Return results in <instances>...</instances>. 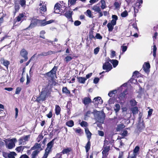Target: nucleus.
I'll use <instances>...</instances> for the list:
<instances>
[{"mask_svg": "<svg viewBox=\"0 0 158 158\" xmlns=\"http://www.w3.org/2000/svg\"><path fill=\"white\" fill-rule=\"evenodd\" d=\"M51 97V91L48 87L43 88L39 96H38V101L40 102L45 101L48 97Z\"/></svg>", "mask_w": 158, "mask_h": 158, "instance_id": "f257e3e1", "label": "nucleus"}, {"mask_svg": "<svg viewBox=\"0 0 158 158\" xmlns=\"http://www.w3.org/2000/svg\"><path fill=\"white\" fill-rule=\"evenodd\" d=\"M128 89H127L119 95V98L121 101H124L126 98V95L128 94Z\"/></svg>", "mask_w": 158, "mask_h": 158, "instance_id": "9b49d317", "label": "nucleus"}, {"mask_svg": "<svg viewBox=\"0 0 158 158\" xmlns=\"http://www.w3.org/2000/svg\"><path fill=\"white\" fill-rule=\"evenodd\" d=\"M61 6H62L59 3H57L55 4L54 7L55 13H59V10L61 8Z\"/></svg>", "mask_w": 158, "mask_h": 158, "instance_id": "412c9836", "label": "nucleus"}, {"mask_svg": "<svg viewBox=\"0 0 158 158\" xmlns=\"http://www.w3.org/2000/svg\"><path fill=\"white\" fill-rule=\"evenodd\" d=\"M56 128L52 131V132L50 133V134L52 135L53 133L52 132H53L55 133L56 132L58 131V134L60 132V127L58 125L56 126Z\"/></svg>", "mask_w": 158, "mask_h": 158, "instance_id": "473e14b6", "label": "nucleus"}, {"mask_svg": "<svg viewBox=\"0 0 158 158\" xmlns=\"http://www.w3.org/2000/svg\"><path fill=\"white\" fill-rule=\"evenodd\" d=\"M84 14L88 17L90 18H93L94 17L90 10L88 9L86 11L84 12Z\"/></svg>", "mask_w": 158, "mask_h": 158, "instance_id": "cd10ccee", "label": "nucleus"}, {"mask_svg": "<svg viewBox=\"0 0 158 158\" xmlns=\"http://www.w3.org/2000/svg\"><path fill=\"white\" fill-rule=\"evenodd\" d=\"M52 110H51L48 114H47L46 116L48 118H51L52 116Z\"/></svg>", "mask_w": 158, "mask_h": 158, "instance_id": "e2e57ef3", "label": "nucleus"}, {"mask_svg": "<svg viewBox=\"0 0 158 158\" xmlns=\"http://www.w3.org/2000/svg\"><path fill=\"white\" fill-rule=\"evenodd\" d=\"M77 82L79 83L85 84L86 81L85 77L77 76Z\"/></svg>", "mask_w": 158, "mask_h": 158, "instance_id": "b1692460", "label": "nucleus"}, {"mask_svg": "<svg viewBox=\"0 0 158 158\" xmlns=\"http://www.w3.org/2000/svg\"><path fill=\"white\" fill-rule=\"evenodd\" d=\"M1 63L6 67L7 69H8V66L10 64V62L9 61L6 60L3 58L1 60Z\"/></svg>", "mask_w": 158, "mask_h": 158, "instance_id": "393cba45", "label": "nucleus"}, {"mask_svg": "<svg viewBox=\"0 0 158 158\" xmlns=\"http://www.w3.org/2000/svg\"><path fill=\"white\" fill-rule=\"evenodd\" d=\"M46 33L45 31L44 30H42L40 32V38L45 39V36L44 35V34Z\"/></svg>", "mask_w": 158, "mask_h": 158, "instance_id": "09e8293b", "label": "nucleus"}, {"mask_svg": "<svg viewBox=\"0 0 158 158\" xmlns=\"http://www.w3.org/2000/svg\"><path fill=\"white\" fill-rule=\"evenodd\" d=\"M62 92L63 93L68 95L70 94V91L68 89L67 87H63L62 89Z\"/></svg>", "mask_w": 158, "mask_h": 158, "instance_id": "2f4dec72", "label": "nucleus"}, {"mask_svg": "<svg viewBox=\"0 0 158 158\" xmlns=\"http://www.w3.org/2000/svg\"><path fill=\"white\" fill-rule=\"evenodd\" d=\"M109 61L112 64L114 68H115L117 66L118 63V60L115 59H110Z\"/></svg>", "mask_w": 158, "mask_h": 158, "instance_id": "7c9ffc66", "label": "nucleus"}, {"mask_svg": "<svg viewBox=\"0 0 158 158\" xmlns=\"http://www.w3.org/2000/svg\"><path fill=\"white\" fill-rule=\"evenodd\" d=\"M71 150L72 149L71 148H66L64 149L61 152L57 153L56 154H57L58 156L62 157L63 154L68 153L69 152H71Z\"/></svg>", "mask_w": 158, "mask_h": 158, "instance_id": "dca6fc26", "label": "nucleus"}, {"mask_svg": "<svg viewBox=\"0 0 158 158\" xmlns=\"http://www.w3.org/2000/svg\"><path fill=\"white\" fill-rule=\"evenodd\" d=\"M103 148V150L102 152V155L108 156V152L110 150V146L107 145L104 143Z\"/></svg>", "mask_w": 158, "mask_h": 158, "instance_id": "1a4fd4ad", "label": "nucleus"}, {"mask_svg": "<svg viewBox=\"0 0 158 158\" xmlns=\"http://www.w3.org/2000/svg\"><path fill=\"white\" fill-rule=\"evenodd\" d=\"M139 149L140 148L139 146H136L133 150V156H130L129 155L127 158H136V156L137 154H138Z\"/></svg>", "mask_w": 158, "mask_h": 158, "instance_id": "2eb2a0df", "label": "nucleus"}, {"mask_svg": "<svg viewBox=\"0 0 158 158\" xmlns=\"http://www.w3.org/2000/svg\"><path fill=\"white\" fill-rule=\"evenodd\" d=\"M114 5L115 7V8L116 9H119L120 6L121 4H120L118 2H115L114 3Z\"/></svg>", "mask_w": 158, "mask_h": 158, "instance_id": "8fccbe9b", "label": "nucleus"}, {"mask_svg": "<svg viewBox=\"0 0 158 158\" xmlns=\"http://www.w3.org/2000/svg\"><path fill=\"white\" fill-rule=\"evenodd\" d=\"M92 10L95 12L99 13L98 17L100 18L103 16L102 12L101 10V9L99 6H97L96 5H94L92 8Z\"/></svg>", "mask_w": 158, "mask_h": 158, "instance_id": "9d476101", "label": "nucleus"}, {"mask_svg": "<svg viewBox=\"0 0 158 158\" xmlns=\"http://www.w3.org/2000/svg\"><path fill=\"white\" fill-rule=\"evenodd\" d=\"M40 12L42 13V12H45L47 11L46 6L45 5H43L40 8Z\"/></svg>", "mask_w": 158, "mask_h": 158, "instance_id": "c03bdc74", "label": "nucleus"}, {"mask_svg": "<svg viewBox=\"0 0 158 158\" xmlns=\"http://www.w3.org/2000/svg\"><path fill=\"white\" fill-rule=\"evenodd\" d=\"M71 107L72 104L70 102H68L66 106L67 110H69V111H70Z\"/></svg>", "mask_w": 158, "mask_h": 158, "instance_id": "052dcab7", "label": "nucleus"}, {"mask_svg": "<svg viewBox=\"0 0 158 158\" xmlns=\"http://www.w3.org/2000/svg\"><path fill=\"white\" fill-rule=\"evenodd\" d=\"M128 15V12L126 10H125L121 14V16L122 17H125L127 16Z\"/></svg>", "mask_w": 158, "mask_h": 158, "instance_id": "de8ad7c7", "label": "nucleus"}, {"mask_svg": "<svg viewBox=\"0 0 158 158\" xmlns=\"http://www.w3.org/2000/svg\"><path fill=\"white\" fill-rule=\"evenodd\" d=\"M76 0H69L68 6L69 7L72 5H75L76 3Z\"/></svg>", "mask_w": 158, "mask_h": 158, "instance_id": "79ce46f5", "label": "nucleus"}, {"mask_svg": "<svg viewBox=\"0 0 158 158\" xmlns=\"http://www.w3.org/2000/svg\"><path fill=\"white\" fill-rule=\"evenodd\" d=\"M15 13L18 12L19 10V8H20V7H19V5H18V4H16L15 3Z\"/></svg>", "mask_w": 158, "mask_h": 158, "instance_id": "4d7b16f0", "label": "nucleus"}, {"mask_svg": "<svg viewBox=\"0 0 158 158\" xmlns=\"http://www.w3.org/2000/svg\"><path fill=\"white\" fill-rule=\"evenodd\" d=\"M40 152V151L38 150H35L33 151L31 154V158H36Z\"/></svg>", "mask_w": 158, "mask_h": 158, "instance_id": "c756f323", "label": "nucleus"}, {"mask_svg": "<svg viewBox=\"0 0 158 158\" xmlns=\"http://www.w3.org/2000/svg\"><path fill=\"white\" fill-rule=\"evenodd\" d=\"M128 131L127 130H124L123 132L122 133L121 135L124 137L126 136L127 135Z\"/></svg>", "mask_w": 158, "mask_h": 158, "instance_id": "338daca9", "label": "nucleus"}, {"mask_svg": "<svg viewBox=\"0 0 158 158\" xmlns=\"http://www.w3.org/2000/svg\"><path fill=\"white\" fill-rule=\"evenodd\" d=\"M107 26L108 29V31L110 32L112 31L114 29V26L112 25L110 23H108Z\"/></svg>", "mask_w": 158, "mask_h": 158, "instance_id": "ea45409f", "label": "nucleus"}, {"mask_svg": "<svg viewBox=\"0 0 158 158\" xmlns=\"http://www.w3.org/2000/svg\"><path fill=\"white\" fill-rule=\"evenodd\" d=\"M44 136L42 133L40 134L37 139L38 142H39L43 138Z\"/></svg>", "mask_w": 158, "mask_h": 158, "instance_id": "5fc2aeb1", "label": "nucleus"}, {"mask_svg": "<svg viewBox=\"0 0 158 158\" xmlns=\"http://www.w3.org/2000/svg\"><path fill=\"white\" fill-rule=\"evenodd\" d=\"M90 146L91 142L90 141V140H88V141L85 146L86 152L87 153L86 158H89V153L88 152L90 148Z\"/></svg>", "mask_w": 158, "mask_h": 158, "instance_id": "6ab92c4d", "label": "nucleus"}, {"mask_svg": "<svg viewBox=\"0 0 158 158\" xmlns=\"http://www.w3.org/2000/svg\"><path fill=\"white\" fill-rule=\"evenodd\" d=\"M125 127V126L123 124H119L117 125L116 130L117 131H119Z\"/></svg>", "mask_w": 158, "mask_h": 158, "instance_id": "72a5a7b5", "label": "nucleus"}, {"mask_svg": "<svg viewBox=\"0 0 158 158\" xmlns=\"http://www.w3.org/2000/svg\"><path fill=\"white\" fill-rule=\"evenodd\" d=\"M58 68V66H55L51 70L44 74V76L50 77L52 79H53L54 76L56 75Z\"/></svg>", "mask_w": 158, "mask_h": 158, "instance_id": "f03ea898", "label": "nucleus"}, {"mask_svg": "<svg viewBox=\"0 0 158 158\" xmlns=\"http://www.w3.org/2000/svg\"><path fill=\"white\" fill-rule=\"evenodd\" d=\"M21 90V88L19 87H18L16 88L15 92V94H18L19 93Z\"/></svg>", "mask_w": 158, "mask_h": 158, "instance_id": "774afa93", "label": "nucleus"}, {"mask_svg": "<svg viewBox=\"0 0 158 158\" xmlns=\"http://www.w3.org/2000/svg\"><path fill=\"white\" fill-rule=\"evenodd\" d=\"M104 143L106 144L107 145H109V144H111L112 143H113V141H112V140H105L104 141Z\"/></svg>", "mask_w": 158, "mask_h": 158, "instance_id": "69168bd1", "label": "nucleus"}, {"mask_svg": "<svg viewBox=\"0 0 158 158\" xmlns=\"http://www.w3.org/2000/svg\"><path fill=\"white\" fill-rule=\"evenodd\" d=\"M24 15L23 13H20L15 18L13 21V24L14 25H15L17 22H19L21 21H23V18L24 17Z\"/></svg>", "mask_w": 158, "mask_h": 158, "instance_id": "ddd939ff", "label": "nucleus"}, {"mask_svg": "<svg viewBox=\"0 0 158 158\" xmlns=\"http://www.w3.org/2000/svg\"><path fill=\"white\" fill-rule=\"evenodd\" d=\"M111 64L109 62H106L103 64L102 69L104 70H106V72H108L112 69Z\"/></svg>", "mask_w": 158, "mask_h": 158, "instance_id": "423d86ee", "label": "nucleus"}, {"mask_svg": "<svg viewBox=\"0 0 158 158\" xmlns=\"http://www.w3.org/2000/svg\"><path fill=\"white\" fill-rule=\"evenodd\" d=\"M153 55L154 57H155L156 56V52L157 50V47L155 45H154L153 46Z\"/></svg>", "mask_w": 158, "mask_h": 158, "instance_id": "37998d69", "label": "nucleus"}, {"mask_svg": "<svg viewBox=\"0 0 158 158\" xmlns=\"http://www.w3.org/2000/svg\"><path fill=\"white\" fill-rule=\"evenodd\" d=\"M131 110L133 115L136 114L138 112V108L137 106L132 108Z\"/></svg>", "mask_w": 158, "mask_h": 158, "instance_id": "f704fd0d", "label": "nucleus"}, {"mask_svg": "<svg viewBox=\"0 0 158 158\" xmlns=\"http://www.w3.org/2000/svg\"><path fill=\"white\" fill-rule=\"evenodd\" d=\"M20 4L21 6H25L26 5V1L25 0H20Z\"/></svg>", "mask_w": 158, "mask_h": 158, "instance_id": "13d9d810", "label": "nucleus"}, {"mask_svg": "<svg viewBox=\"0 0 158 158\" xmlns=\"http://www.w3.org/2000/svg\"><path fill=\"white\" fill-rule=\"evenodd\" d=\"M61 109L60 107L58 105H55V113L56 115H58L60 114Z\"/></svg>", "mask_w": 158, "mask_h": 158, "instance_id": "bb28decb", "label": "nucleus"}, {"mask_svg": "<svg viewBox=\"0 0 158 158\" xmlns=\"http://www.w3.org/2000/svg\"><path fill=\"white\" fill-rule=\"evenodd\" d=\"M74 130L76 133H78L80 135L83 134V130L79 127L74 129Z\"/></svg>", "mask_w": 158, "mask_h": 158, "instance_id": "e433bc0d", "label": "nucleus"}, {"mask_svg": "<svg viewBox=\"0 0 158 158\" xmlns=\"http://www.w3.org/2000/svg\"><path fill=\"white\" fill-rule=\"evenodd\" d=\"M85 131L87 135L88 140H90L91 137L92 133L90 132L88 128L85 129Z\"/></svg>", "mask_w": 158, "mask_h": 158, "instance_id": "a878e982", "label": "nucleus"}, {"mask_svg": "<svg viewBox=\"0 0 158 158\" xmlns=\"http://www.w3.org/2000/svg\"><path fill=\"white\" fill-rule=\"evenodd\" d=\"M67 7H65L64 8V10H62V9H60L59 10V12H60L61 15H64V14L65 13V12L67 10Z\"/></svg>", "mask_w": 158, "mask_h": 158, "instance_id": "0e129e2a", "label": "nucleus"}, {"mask_svg": "<svg viewBox=\"0 0 158 158\" xmlns=\"http://www.w3.org/2000/svg\"><path fill=\"white\" fill-rule=\"evenodd\" d=\"M18 141L19 145L21 144L24 145V143H25V142H24V140L22 137L19 138L18 140Z\"/></svg>", "mask_w": 158, "mask_h": 158, "instance_id": "6e6d98bb", "label": "nucleus"}, {"mask_svg": "<svg viewBox=\"0 0 158 158\" xmlns=\"http://www.w3.org/2000/svg\"><path fill=\"white\" fill-rule=\"evenodd\" d=\"M35 149L40 151L42 150L40 143H35L34 145L31 148V150H35Z\"/></svg>", "mask_w": 158, "mask_h": 158, "instance_id": "5701e85b", "label": "nucleus"}, {"mask_svg": "<svg viewBox=\"0 0 158 158\" xmlns=\"http://www.w3.org/2000/svg\"><path fill=\"white\" fill-rule=\"evenodd\" d=\"M131 105L132 106H135L137 105V102L135 100H131L130 101Z\"/></svg>", "mask_w": 158, "mask_h": 158, "instance_id": "603ef678", "label": "nucleus"}, {"mask_svg": "<svg viewBox=\"0 0 158 158\" xmlns=\"http://www.w3.org/2000/svg\"><path fill=\"white\" fill-rule=\"evenodd\" d=\"M17 155V154L15 152H10L9 153L8 158H14Z\"/></svg>", "mask_w": 158, "mask_h": 158, "instance_id": "a19ab883", "label": "nucleus"}, {"mask_svg": "<svg viewBox=\"0 0 158 158\" xmlns=\"http://www.w3.org/2000/svg\"><path fill=\"white\" fill-rule=\"evenodd\" d=\"M66 125L69 127H72L74 125V123L73 120H70L66 123Z\"/></svg>", "mask_w": 158, "mask_h": 158, "instance_id": "c9c22d12", "label": "nucleus"}, {"mask_svg": "<svg viewBox=\"0 0 158 158\" xmlns=\"http://www.w3.org/2000/svg\"><path fill=\"white\" fill-rule=\"evenodd\" d=\"M120 106L118 104H116L115 105V108L114 109V110L116 113L118 112L120 109Z\"/></svg>", "mask_w": 158, "mask_h": 158, "instance_id": "a18cd8bd", "label": "nucleus"}, {"mask_svg": "<svg viewBox=\"0 0 158 158\" xmlns=\"http://www.w3.org/2000/svg\"><path fill=\"white\" fill-rule=\"evenodd\" d=\"M73 14V11L71 10H69L66 11L63 15L69 21L73 22V20L72 17Z\"/></svg>", "mask_w": 158, "mask_h": 158, "instance_id": "20e7f679", "label": "nucleus"}, {"mask_svg": "<svg viewBox=\"0 0 158 158\" xmlns=\"http://www.w3.org/2000/svg\"><path fill=\"white\" fill-rule=\"evenodd\" d=\"M105 116V114L104 113H99L96 114V118L98 122L101 123H103Z\"/></svg>", "mask_w": 158, "mask_h": 158, "instance_id": "39448f33", "label": "nucleus"}, {"mask_svg": "<svg viewBox=\"0 0 158 158\" xmlns=\"http://www.w3.org/2000/svg\"><path fill=\"white\" fill-rule=\"evenodd\" d=\"M92 102L94 103L95 106H98L99 104H102L103 103V101L100 97H98L94 99Z\"/></svg>", "mask_w": 158, "mask_h": 158, "instance_id": "f8f14e48", "label": "nucleus"}, {"mask_svg": "<svg viewBox=\"0 0 158 158\" xmlns=\"http://www.w3.org/2000/svg\"><path fill=\"white\" fill-rule=\"evenodd\" d=\"M125 1L127 3L128 6L132 4L135 2L134 0H125Z\"/></svg>", "mask_w": 158, "mask_h": 158, "instance_id": "680f3d73", "label": "nucleus"}, {"mask_svg": "<svg viewBox=\"0 0 158 158\" xmlns=\"http://www.w3.org/2000/svg\"><path fill=\"white\" fill-rule=\"evenodd\" d=\"M22 137L23 139L24 140V142L28 141L29 140V139L30 138V135H28L24 136Z\"/></svg>", "mask_w": 158, "mask_h": 158, "instance_id": "bf43d9fd", "label": "nucleus"}, {"mask_svg": "<svg viewBox=\"0 0 158 158\" xmlns=\"http://www.w3.org/2000/svg\"><path fill=\"white\" fill-rule=\"evenodd\" d=\"M91 99L89 97H85L82 100V102L86 106L92 102Z\"/></svg>", "mask_w": 158, "mask_h": 158, "instance_id": "f3484780", "label": "nucleus"}, {"mask_svg": "<svg viewBox=\"0 0 158 158\" xmlns=\"http://www.w3.org/2000/svg\"><path fill=\"white\" fill-rule=\"evenodd\" d=\"M17 139L16 138H13L10 140V142L7 145V148L8 149H11L15 146V142H17Z\"/></svg>", "mask_w": 158, "mask_h": 158, "instance_id": "4468645a", "label": "nucleus"}, {"mask_svg": "<svg viewBox=\"0 0 158 158\" xmlns=\"http://www.w3.org/2000/svg\"><path fill=\"white\" fill-rule=\"evenodd\" d=\"M56 138H55L52 140L50 142H49L47 144V147L45 149H47V150L49 151H51V149L53 147V145L54 144V142Z\"/></svg>", "mask_w": 158, "mask_h": 158, "instance_id": "a211bd4d", "label": "nucleus"}, {"mask_svg": "<svg viewBox=\"0 0 158 158\" xmlns=\"http://www.w3.org/2000/svg\"><path fill=\"white\" fill-rule=\"evenodd\" d=\"M116 93L117 90H113L109 92L108 95L110 97H111L113 95L115 94Z\"/></svg>", "mask_w": 158, "mask_h": 158, "instance_id": "49530a36", "label": "nucleus"}, {"mask_svg": "<svg viewBox=\"0 0 158 158\" xmlns=\"http://www.w3.org/2000/svg\"><path fill=\"white\" fill-rule=\"evenodd\" d=\"M81 126L82 127H86L88 125V123L87 122L82 121L80 123Z\"/></svg>", "mask_w": 158, "mask_h": 158, "instance_id": "864d4df0", "label": "nucleus"}, {"mask_svg": "<svg viewBox=\"0 0 158 158\" xmlns=\"http://www.w3.org/2000/svg\"><path fill=\"white\" fill-rule=\"evenodd\" d=\"M150 65L148 62H145L143 65L142 69L145 73L148 74L150 72Z\"/></svg>", "mask_w": 158, "mask_h": 158, "instance_id": "0eeeda50", "label": "nucleus"}, {"mask_svg": "<svg viewBox=\"0 0 158 158\" xmlns=\"http://www.w3.org/2000/svg\"><path fill=\"white\" fill-rule=\"evenodd\" d=\"M44 21H45V20H40L36 19H33L31 21L32 23H31L29 26L27 27L24 29V30H25L27 29H28L30 28H32L34 27L33 25H34L35 26H36L38 23L40 24V26H41V24L42 21L43 22Z\"/></svg>", "mask_w": 158, "mask_h": 158, "instance_id": "7ed1b4c3", "label": "nucleus"}, {"mask_svg": "<svg viewBox=\"0 0 158 158\" xmlns=\"http://www.w3.org/2000/svg\"><path fill=\"white\" fill-rule=\"evenodd\" d=\"M28 148L29 147H27L26 146H21L16 148L15 150L18 152H19L23 151V149L25 148Z\"/></svg>", "mask_w": 158, "mask_h": 158, "instance_id": "c85d7f7f", "label": "nucleus"}, {"mask_svg": "<svg viewBox=\"0 0 158 158\" xmlns=\"http://www.w3.org/2000/svg\"><path fill=\"white\" fill-rule=\"evenodd\" d=\"M101 5V8L103 10L106 8V2L104 0H101L100 1Z\"/></svg>", "mask_w": 158, "mask_h": 158, "instance_id": "58836bf2", "label": "nucleus"}, {"mask_svg": "<svg viewBox=\"0 0 158 158\" xmlns=\"http://www.w3.org/2000/svg\"><path fill=\"white\" fill-rule=\"evenodd\" d=\"M28 52L24 48H23L20 52V55L21 57L24 58L25 61H27L28 60Z\"/></svg>", "mask_w": 158, "mask_h": 158, "instance_id": "6e6552de", "label": "nucleus"}, {"mask_svg": "<svg viewBox=\"0 0 158 158\" xmlns=\"http://www.w3.org/2000/svg\"><path fill=\"white\" fill-rule=\"evenodd\" d=\"M73 59V57H72L70 55H67L64 59V60L66 63H68Z\"/></svg>", "mask_w": 158, "mask_h": 158, "instance_id": "4c0bfd02", "label": "nucleus"}, {"mask_svg": "<svg viewBox=\"0 0 158 158\" xmlns=\"http://www.w3.org/2000/svg\"><path fill=\"white\" fill-rule=\"evenodd\" d=\"M44 20H45V21L43 22L42 21L41 24V27L45 26L47 25L50 24L55 22V20L53 19H51L48 21H46V18Z\"/></svg>", "mask_w": 158, "mask_h": 158, "instance_id": "4be33fe9", "label": "nucleus"}, {"mask_svg": "<svg viewBox=\"0 0 158 158\" xmlns=\"http://www.w3.org/2000/svg\"><path fill=\"white\" fill-rule=\"evenodd\" d=\"M45 153L42 158H47L49 153V152H50L49 151L47 150V149H45Z\"/></svg>", "mask_w": 158, "mask_h": 158, "instance_id": "3c124183", "label": "nucleus"}, {"mask_svg": "<svg viewBox=\"0 0 158 158\" xmlns=\"http://www.w3.org/2000/svg\"><path fill=\"white\" fill-rule=\"evenodd\" d=\"M54 53L53 51L50 50L48 52H43L38 54L39 56H46L49 55H51Z\"/></svg>", "mask_w": 158, "mask_h": 158, "instance_id": "aec40b11", "label": "nucleus"}]
</instances>
